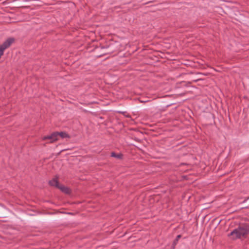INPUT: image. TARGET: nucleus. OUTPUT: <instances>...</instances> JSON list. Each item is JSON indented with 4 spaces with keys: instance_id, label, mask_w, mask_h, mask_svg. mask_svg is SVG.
<instances>
[{
    "instance_id": "nucleus-2",
    "label": "nucleus",
    "mask_w": 249,
    "mask_h": 249,
    "mask_svg": "<svg viewBox=\"0 0 249 249\" xmlns=\"http://www.w3.org/2000/svg\"><path fill=\"white\" fill-rule=\"evenodd\" d=\"M42 140H50V142L52 143L58 140V134L57 132H54L51 135L44 136L42 137Z\"/></svg>"
},
{
    "instance_id": "nucleus-1",
    "label": "nucleus",
    "mask_w": 249,
    "mask_h": 249,
    "mask_svg": "<svg viewBox=\"0 0 249 249\" xmlns=\"http://www.w3.org/2000/svg\"><path fill=\"white\" fill-rule=\"evenodd\" d=\"M248 234H249V225L245 224L240 225L234 229L228 234V236L231 237L233 240H235L245 237Z\"/></svg>"
},
{
    "instance_id": "nucleus-9",
    "label": "nucleus",
    "mask_w": 249,
    "mask_h": 249,
    "mask_svg": "<svg viewBox=\"0 0 249 249\" xmlns=\"http://www.w3.org/2000/svg\"><path fill=\"white\" fill-rule=\"evenodd\" d=\"M181 235H178L176 238L175 239V240L173 241V245H172V248L173 249H174L175 248L176 245L178 242V240L181 238Z\"/></svg>"
},
{
    "instance_id": "nucleus-11",
    "label": "nucleus",
    "mask_w": 249,
    "mask_h": 249,
    "mask_svg": "<svg viewBox=\"0 0 249 249\" xmlns=\"http://www.w3.org/2000/svg\"><path fill=\"white\" fill-rule=\"evenodd\" d=\"M199 80V79L196 80H195V81H196H196H198V80Z\"/></svg>"
},
{
    "instance_id": "nucleus-8",
    "label": "nucleus",
    "mask_w": 249,
    "mask_h": 249,
    "mask_svg": "<svg viewBox=\"0 0 249 249\" xmlns=\"http://www.w3.org/2000/svg\"><path fill=\"white\" fill-rule=\"evenodd\" d=\"M57 134H58V137L60 136L62 138H70V136L67 133H66V132H57Z\"/></svg>"
},
{
    "instance_id": "nucleus-10",
    "label": "nucleus",
    "mask_w": 249,
    "mask_h": 249,
    "mask_svg": "<svg viewBox=\"0 0 249 249\" xmlns=\"http://www.w3.org/2000/svg\"><path fill=\"white\" fill-rule=\"evenodd\" d=\"M4 49H3L1 47V45L0 44V58H1V56L3 54Z\"/></svg>"
},
{
    "instance_id": "nucleus-7",
    "label": "nucleus",
    "mask_w": 249,
    "mask_h": 249,
    "mask_svg": "<svg viewBox=\"0 0 249 249\" xmlns=\"http://www.w3.org/2000/svg\"><path fill=\"white\" fill-rule=\"evenodd\" d=\"M98 51H99V48H95V52L96 53V56L97 57H101L102 56H103V55H106L107 54L109 53L108 52H104L102 54H99V53L98 52H99Z\"/></svg>"
},
{
    "instance_id": "nucleus-5",
    "label": "nucleus",
    "mask_w": 249,
    "mask_h": 249,
    "mask_svg": "<svg viewBox=\"0 0 249 249\" xmlns=\"http://www.w3.org/2000/svg\"><path fill=\"white\" fill-rule=\"evenodd\" d=\"M58 188H59L61 191L66 194H69L71 193L70 189L69 188L65 187L64 186L60 185Z\"/></svg>"
},
{
    "instance_id": "nucleus-4",
    "label": "nucleus",
    "mask_w": 249,
    "mask_h": 249,
    "mask_svg": "<svg viewBox=\"0 0 249 249\" xmlns=\"http://www.w3.org/2000/svg\"><path fill=\"white\" fill-rule=\"evenodd\" d=\"M49 184L51 186H55L57 188H58L60 185L58 182L57 179L56 178H53L52 180H50Z\"/></svg>"
},
{
    "instance_id": "nucleus-3",
    "label": "nucleus",
    "mask_w": 249,
    "mask_h": 249,
    "mask_svg": "<svg viewBox=\"0 0 249 249\" xmlns=\"http://www.w3.org/2000/svg\"><path fill=\"white\" fill-rule=\"evenodd\" d=\"M14 39L13 38H9L3 42L2 45H1V47L3 49L5 50L10 46V45L14 42Z\"/></svg>"
},
{
    "instance_id": "nucleus-6",
    "label": "nucleus",
    "mask_w": 249,
    "mask_h": 249,
    "mask_svg": "<svg viewBox=\"0 0 249 249\" xmlns=\"http://www.w3.org/2000/svg\"><path fill=\"white\" fill-rule=\"evenodd\" d=\"M111 157L115 158L118 159H122L123 155L122 153L116 154L114 152L111 153Z\"/></svg>"
}]
</instances>
